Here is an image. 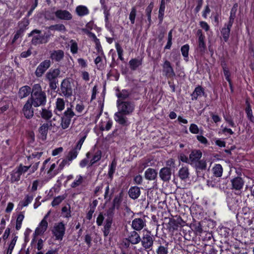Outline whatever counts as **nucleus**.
Masks as SVG:
<instances>
[{"label": "nucleus", "mask_w": 254, "mask_h": 254, "mask_svg": "<svg viewBox=\"0 0 254 254\" xmlns=\"http://www.w3.org/2000/svg\"><path fill=\"white\" fill-rule=\"evenodd\" d=\"M47 228L48 227L41 225L40 223H39L38 227L36 228L35 232L33 233V235H35V236L42 235L47 230Z\"/></svg>", "instance_id": "obj_49"}, {"label": "nucleus", "mask_w": 254, "mask_h": 254, "mask_svg": "<svg viewBox=\"0 0 254 254\" xmlns=\"http://www.w3.org/2000/svg\"><path fill=\"white\" fill-rule=\"evenodd\" d=\"M227 204L229 208L231 210H239L240 208V203L242 201H239L236 197H228L227 198Z\"/></svg>", "instance_id": "obj_20"}, {"label": "nucleus", "mask_w": 254, "mask_h": 254, "mask_svg": "<svg viewBox=\"0 0 254 254\" xmlns=\"http://www.w3.org/2000/svg\"><path fill=\"white\" fill-rule=\"evenodd\" d=\"M157 171L153 168H148L144 173V177L145 179L148 181H154L157 177Z\"/></svg>", "instance_id": "obj_27"}, {"label": "nucleus", "mask_w": 254, "mask_h": 254, "mask_svg": "<svg viewBox=\"0 0 254 254\" xmlns=\"http://www.w3.org/2000/svg\"><path fill=\"white\" fill-rule=\"evenodd\" d=\"M55 14L56 17L61 20H70L72 18V14L67 10L58 9Z\"/></svg>", "instance_id": "obj_15"}, {"label": "nucleus", "mask_w": 254, "mask_h": 254, "mask_svg": "<svg viewBox=\"0 0 254 254\" xmlns=\"http://www.w3.org/2000/svg\"><path fill=\"white\" fill-rule=\"evenodd\" d=\"M79 152H78L76 150H75L73 148H72L68 153L66 157L68 159V160L72 161L76 158Z\"/></svg>", "instance_id": "obj_53"}, {"label": "nucleus", "mask_w": 254, "mask_h": 254, "mask_svg": "<svg viewBox=\"0 0 254 254\" xmlns=\"http://www.w3.org/2000/svg\"><path fill=\"white\" fill-rule=\"evenodd\" d=\"M190 51V46L189 44H186L181 48V52L184 60L186 62L189 61V52Z\"/></svg>", "instance_id": "obj_44"}, {"label": "nucleus", "mask_w": 254, "mask_h": 254, "mask_svg": "<svg viewBox=\"0 0 254 254\" xmlns=\"http://www.w3.org/2000/svg\"><path fill=\"white\" fill-rule=\"evenodd\" d=\"M232 27V25L225 23L224 27L220 30L221 35L225 42H228L229 40Z\"/></svg>", "instance_id": "obj_26"}, {"label": "nucleus", "mask_w": 254, "mask_h": 254, "mask_svg": "<svg viewBox=\"0 0 254 254\" xmlns=\"http://www.w3.org/2000/svg\"><path fill=\"white\" fill-rule=\"evenodd\" d=\"M24 215L22 213L20 212L17 216L16 221V226L15 228L17 230H19L21 229L22 226V223L24 219Z\"/></svg>", "instance_id": "obj_51"}, {"label": "nucleus", "mask_w": 254, "mask_h": 254, "mask_svg": "<svg viewBox=\"0 0 254 254\" xmlns=\"http://www.w3.org/2000/svg\"><path fill=\"white\" fill-rule=\"evenodd\" d=\"M21 175H20L16 170L12 171L10 174V180L11 183L18 182L20 180Z\"/></svg>", "instance_id": "obj_54"}, {"label": "nucleus", "mask_w": 254, "mask_h": 254, "mask_svg": "<svg viewBox=\"0 0 254 254\" xmlns=\"http://www.w3.org/2000/svg\"><path fill=\"white\" fill-rule=\"evenodd\" d=\"M65 108V102L63 98H58L56 102V108L54 112L57 115V111L62 112Z\"/></svg>", "instance_id": "obj_32"}, {"label": "nucleus", "mask_w": 254, "mask_h": 254, "mask_svg": "<svg viewBox=\"0 0 254 254\" xmlns=\"http://www.w3.org/2000/svg\"><path fill=\"white\" fill-rule=\"evenodd\" d=\"M179 177L182 180H185L189 176V169L187 167L181 168L178 172Z\"/></svg>", "instance_id": "obj_45"}, {"label": "nucleus", "mask_w": 254, "mask_h": 254, "mask_svg": "<svg viewBox=\"0 0 254 254\" xmlns=\"http://www.w3.org/2000/svg\"><path fill=\"white\" fill-rule=\"evenodd\" d=\"M154 7V3L151 1L145 9V13L147 17V21L148 22V27L151 24V12Z\"/></svg>", "instance_id": "obj_36"}, {"label": "nucleus", "mask_w": 254, "mask_h": 254, "mask_svg": "<svg viewBox=\"0 0 254 254\" xmlns=\"http://www.w3.org/2000/svg\"><path fill=\"white\" fill-rule=\"evenodd\" d=\"M115 209H116V208L111 206L106 210L104 215L107 217V218L105 220L113 221V218L115 214Z\"/></svg>", "instance_id": "obj_35"}, {"label": "nucleus", "mask_w": 254, "mask_h": 254, "mask_svg": "<svg viewBox=\"0 0 254 254\" xmlns=\"http://www.w3.org/2000/svg\"><path fill=\"white\" fill-rule=\"evenodd\" d=\"M64 57V52L62 50H54L51 52L50 58L53 62H60Z\"/></svg>", "instance_id": "obj_19"}, {"label": "nucleus", "mask_w": 254, "mask_h": 254, "mask_svg": "<svg viewBox=\"0 0 254 254\" xmlns=\"http://www.w3.org/2000/svg\"><path fill=\"white\" fill-rule=\"evenodd\" d=\"M146 226V221L144 218H135L132 221L131 227L133 230L139 231Z\"/></svg>", "instance_id": "obj_16"}, {"label": "nucleus", "mask_w": 254, "mask_h": 254, "mask_svg": "<svg viewBox=\"0 0 254 254\" xmlns=\"http://www.w3.org/2000/svg\"><path fill=\"white\" fill-rule=\"evenodd\" d=\"M115 47L117 50V52L118 53L119 59L122 61H123L124 60V58L123 57V53L124 51L122 49L121 46L118 43H116L115 44Z\"/></svg>", "instance_id": "obj_56"}, {"label": "nucleus", "mask_w": 254, "mask_h": 254, "mask_svg": "<svg viewBox=\"0 0 254 254\" xmlns=\"http://www.w3.org/2000/svg\"><path fill=\"white\" fill-rule=\"evenodd\" d=\"M232 189L235 190H241L244 185V181L241 177H237L231 180Z\"/></svg>", "instance_id": "obj_25"}, {"label": "nucleus", "mask_w": 254, "mask_h": 254, "mask_svg": "<svg viewBox=\"0 0 254 254\" xmlns=\"http://www.w3.org/2000/svg\"><path fill=\"white\" fill-rule=\"evenodd\" d=\"M59 96L65 98H70L73 95V84L67 78H64L61 82L60 85H57L55 91Z\"/></svg>", "instance_id": "obj_2"}, {"label": "nucleus", "mask_w": 254, "mask_h": 254, "mask_svg": "<svg viewBox=\"0 0 254 254\" xmlns=\"http://www.w3.org/2000/svg\"><path fill=\"white\" fill-rule=\"evenodd\" d=\"M116 166L117 162L115 159H114L109 166L108 175L109 178L111 180H112L113 178V176L116 169Z\"/></svg>", "instance_id": "obj_40"}, {"label": "nucleus", "mask_w": 254, "mask_h": 254, "mask_svg": "<svg viewBox=\"0 0 254 254\" xmlns=\"http://www.w3.org/2000/svg\"><path fill=\"white\" fill-rule=\"evenodd\" d=\"M77 14L79 16H83L89 14V11L87 7L84 5H78L76 8Z\"/></svg>", "instance_id": "obj_38"}, {"label": "nucleus", "mask_w": 254, "mask_h": 254, "mask_svg": "<svg viewBox=\"0 0 254 254\" xmlns=\"http://www.w3.org/2000/svg\"><path fill=\"white\" fill-rule=\"evenodd\" d=\"M29 24V21L27 19L24 18L22 20L18 22L19 29L23 30L24 32L27 28Z\"/></svg>", "instance_id": "obj_57"}, {"label": "nucleus", "mask_w": 254, "mask_h": 254, "mask_svg": "<svg viewBox=\"0 0 254 254\" xmlns=\"http://www.w3.org/2000/svg\"><path fill=\"white\" fill-rule=\"evenodd\" d=\"M48 29L51 31H57L60 32H64L66 31V28L63 24H56L50 25L48 27Z\"/></svg>", "instance_id": "obj_46"}, {"label": "nucleus", "mask_w": 254, "mask_h": 254, "mask_svg": "<svg viewBox=\"0 0 254 254\" xmlns=\"http://www.w3.org/2000/svg\"><path fill=\"white\" fill-rule=\"evenodd\" d=\"M28 36L32 37L31 43L34 46L47 43L50 37L48 35L46 36L42 35L41 31L36 29L33 30L29 33Z\"/></svg>", "instance_id": "obj_4"}, {"label": "nucleus", "mask_w": 254, "mask_h": 254, "mask_svg": "<svg viewBox=\"0 0 254 254\" xmlns=\"http://www.w3.org/2000/svg\"><path fill=\"white\" fill-rule=\"evenodd\" d=\"M124 196V192L123 190H121L120 192L116 194L113 199L112 205L116 208L117 210H119L121 208L122 203L123 201Z\"/></svg>", "instance_id": "obj_17"}, {"label": "nucleus", "mask_w": 254, "mask_h": 254, "mask_svg": "<svg viewBox=\"0 0 254 254\" xmlns=\"http://www.w3.org/2000/svg\"><path fill=\"white\" fill-rule=\"evenodd\" d=\"M162 246H158L156 250V254H168L169 245L162 244Z\"/></svg>", "instance_id": "obj_47"}, {"label": "nucleus", "mask_w": 254, "mask_h": 254, "mask_svg": "<svg viewBox=\"0 0 254 254\" xmlns=\"http://www.w3.org/2000/svg\"><path fill=\"white\" fill-rule=\"evenodd\" d=\"M66 196L65 194H64L55 197L51 202L52 206L55 207L59 205L66 198Z\"/></svg>", "instance_id": "obj_48"}, {"label": "nucleus", "mask_w": 254, "mask_h": 254, "mask_svg": "<svg viewBox=\"0 0 254 254\" xmlns=\"http://www.w3.org/2000/svg\"><path fill=\"white\" fill-rule=\"evenodd\" d=\"M202 152L199 149H193L189 155L190 165L193 166L202 157Z\"/></svg>", "instance_id": "obj_14"}, {"label": "nucleus", "mask_w": 254, "mask_h": 254, "mask_svg": "<svg viewBox=\"0 0 254 254\" xmlns=\"http://www.w3.org/2000/svg\"><path fill=\"white\" fill-rule=\"evenodd\" d=\"M71 163V162L68 160V159L66 157L65 159H63L59 164L58 167V170H62L65 166L69 165Z\"/></svg>", "instance_id": "obj_62"}, {"label": "nucleus", "mask_w": 254, "mask_h": 254, "mask_svg": "<svg viewBox=\"0 0 254 254\" xmlns=\"http://www.w3.org/2000/svg\"><path fill=\"white\" fill-rule=\"evenodd\" d=\"M163 75L167 79L173 80L175 76V72L170 61L165 60L162 65Z\"/></svg>", "instance_id": "obj_9"}, {"label": "nucleus", "mask_w": 254, "mask_h": 254, "mask_svg": "<svg viewBox=\"0 0 254 254\" xmlns=\"http://www.w3.org/2000/svg\"><path fill=\"white\" fill-rule=\"evenodd\" d=\"M47 98L46 92L42 90L40 84H34L32 86V94L28 98L34 104V107L44 106L47 103Z\"/></svg>", "instance_id": "obj_1"}, {"label": "nucleus", "mask_w": 254, "mask_h": 254, "mask_svg": "<svg viewBox=\"0 0 254 254\" xmlns=\"http://www.w3.org/2000/svg\"><path fill=\"white\" fill-rule=\"evenodd\" d=\"M50 60L46 59L42 61L37 67L35 71V75L37 78L41 77L45 72L51 65Z\"/></svg>", "instance_id": "obj_10"}, {"label": "nucleus", "mask_w": 254, "mask_h": 254, "mask_svg": "<svg viewBox=\"0 0 254 254\" xmlns=\"http://www.w3.org/2000/svg\"><path fill=\"white\" fill-rule=\"evenodd\" d=\"M205 39H197V52L200 55H203L206 50V45L204 41Z\"/></svg>", "instance_id": "obj_30"}, {"label": "nucleus", "mask_w": 254, "mask_h": 254, "mask_svg": "<svg viewBox=\"0 0 254 254\" xmlns=\"http://www.w3.org/2000/svg\"><path fill=\"white\" fill-rule=\"evenodd\" d=\"M126 116L122 113L117 112L114 115V119L116 122L121 126L127 127L128 125V121Z\"/></svg>", "instance_id": "obj_23"}, {"label": "nucleus", "mask_w": 254, "mask_h": 254, "mask_svg": "<svg viewBox=\"0 0 254 254\" xmlns=\"http://www.w3.org/2000/svg\"><path fill=\"white\" fill-rule=\"evenodd\" d=\"M129 196L132 199H136L139 197L141 191L140 188L137 186L131 187L128 192Z\"/></svg>", "instance_id": "obj_29"}, {"label": "nucleus", "mask_w": 254, "mask_h": 254, "mask_svg": "<svg viewBox=\"0 0 254 254\" xmlns=\"http://www.w3.org/2000/svg\"><path fill=\"white\" fill-rule=\"evenodd\" d=\"M246 107L245 108V112L247 117L250 122L254 123V117L253 114V111L250 103L248 101H246Z\"/></svg>", "instance_id": "obj_33"}, {"label": "nucleus", "mask_w": 254, "mask_h": 254, "mask_svg": "<svg viewBox=\"0 0 254 254\" xmlns=\"http://www.w3.org/2000/svg\"><path fill=\"white\" fill-rule=\"evenodd\" d=\"M117 91L119 92L116 94V96L118 98V100L124 101L127 99L130 95L128 90L127 89H123L121 91H120L119 89H117Z\"/></svg>", "instance_id": "obj_41"}, {"label": "nucleus", "mask_w": 254, "mask_h": 254, "mask_svg": "<svg viewBox=\"0 0 254 254\" xmlns=\"http://www.w3.org/2000/svg\"><path fill=\"white\" fill-rule=\"evenodd\" d=\"M65 225L64 221H60L54 225L51 231L56 240H63L65 233Z\"/></svg>", "instance_id": "obj_6"}, {"label": "nucleus", "mask_w": 254, "mask_h": 254, "mask_svg": "<svg viewBox=\"0 0 254 254\" xmlns=\"http://www.w3.org/2000/svg\"><path fill=\"white\" fill-rule=\"evenodd\" d=\"M173 61L176 62V65L180 64V54L178 51L172 52L171 53Z\"/></svg>", "instance_id": "obj_63"}, {"label": "nucleus", "mask_w": 254, "mask_h": 254, "mask_svg": "<svg viewBox=\"0 0 254 254\" xmlns=\"http://www.w3.org/2000/svg\"><path fill=\"white\" fill-rule=\"evenodd\" d=\"M32 92V87L31 88L28 85H24L20 87L19 89L18 95V97L22 99L31 95Z\"/></svg>", "instance_id": "obj_22"}, {"label": "nucleus", "mask_w": 254, "mask_h": 254, "mask_svg": "<svg viewBox=\"0 0 254 254\" xmlns=\"http://www.w3.org/2000/svg\"><path fill=\"white\" fill-rule=\"evenodd\" d=\"M113 222V221L105 220L103 228L102 229L105 238L110 235Z\"/></svg>", "instance_id": "obj_31"}, {"label": "nucleus", "mask_w": 254, "mask_h": 254, "mask_svg": "<svg viewBox=\"0 0 254 254\" xmlns=\"http://www.w3.org/2000/svg\"><path fill=\"white\" fill-rule=\"evenodd\" d=\"M41 118L46 121L50 120L53 116L52 111L46 108H42L40 112Z\"/></svg>", "instance_id": "obj_43"}, {"label": "nucleus", "mask_w": 254, "mask_h": 254, "mask_svg": "<svg viewBox=\"0 0 254 254\" xmlns=\"http://www.w3.org/2000/svg\"><path fill=\"white\" fill-rule=\"evenodd\" d=\"M136 14V9L135 7H132L131 11L129 15V19L132 24H133L135 22V19Z\"/></svg>", "instance_id": "obj_60"}, {"label": "nucleus", "mask_w": 254, "mask_h": 254, "mask_svg": "<svg viewBox=\"0 0 254 254\" xmlns=\"http://www.w3.org/2000/svg\"><path fill=\"white\" fill-rule=\"evenodd\" d=\"M33 106H34L33 103L28 99L22 108V113L25 118L27 119H30L34 116V109L32 107Z\"/></svg>", "instance_id": "obj_12"}, {"label": "nucleus", "mask_w": 254, "mask_h": 254, "mask_svg": "<svg viewBox=\"0 0 254 254\" xmlns=\"http://www.w3.org/2000/svg\"><path fill=\"white\" fill-rule=\"evenodd\" d=\"M102 157V151L97 150L93 155L92 158L90 160L89 166H92L100 160Z\"/></svg>", "instance_id": "obj_39"}, {"label": "nucleus", "mask_w": 254, "mask_h": 254, "mask_svg": "<svg viewBox=\"0 0 254 254\" xmlns=\"http://www.w3.org/2000/svg\"><path fill=\"white\" fill-rule=\"evenodd\" d=\"M3 98L1 99L0 105H2L3 103H5V104L0 107V114H3L4 113L9 109V101H3Z\"/></svg>", "instance_id": "obj_52"}, {"label": "nucleus", "mask_w": 254, "mask_h": 254, "mask_svg": "<svg viewBox=\"0 0 254 254\" xmlns=\"http://www.w3.org/2000/svg\"><path fill=\"white\" fill-rule=\"evenodd\" d=\"M114 188H113L112 190V192L109 194L110 192V187L109 185L108 184L105 188V191L104 195V199L106 200V202L110 201L111 199V198L113 196V193H114Z\"/></svg>", "instance_id": "obj_50"}, {"label": "nucleus", "mask_w": 254, "mask_h": 254, "mask_svg": "<svg viewBox=\"0 0 254 254\" xmlns=\"http://www.w3.org/2000/svg\"><path fill=\"white\" fill-rule=\"evenodd\" d=\"M192 166L194 167L196 169L204 170L206 168V163L205 161L199 159V161L195 163V164Z\"/></svg>", "instance_id": "obj_55"}, {"label": "nucleus", "mask_w": 254, "mask_h": 254, "mask_svg": "<svg viewBox=\"0 0 254 254\" xmlns=\"http://www.w3.org/2000/svg\"><path fill=\"white\" fill-rule=\"evenodd\" d=\"M51 125V121H50V123H44L39 127V131L42 136V140H45L46 139L49 126Z\"/></svg>", "instance_id": "obj_28"}, {"label": "nucleus", "mask_w": 254, "mask_h": 254, "mask_svg": "<svg viewBox=\"0 0 254 254\" xmlns=\"http://www.w3.org/2000/svg\"><path fill=\"white\" fill-rule=\"evenodd\" d=\"M24 33V32L23 30L18 29L14 35V37L12 39V43H15L18 38L22 37L23 36Z\"/></svg>", "instance_id": "obj_64"}, {"label": "nucleus", "mask_w": 254, "mask_h": 254, "mask_svg": "<svg viewBox=\"0 0 254 254\" xmlns=\"http://www.w3.org/2000/svg\"><path fill=\"white\" fill-rule=\"evenodd\" d=\"M215 11L211 13L210 18L212 19V22L213 24L218 25L219 23V18L221 15V6H216L214 7Z\"/></svg>", "instance_id": "obj_24"}, {"label": "nucleus", "mask_w": 254, "mask_h": 254, "mask_svg": "<svg viewBox=\"0 0 254 254\" xmlns=\"http://www.w3.org/2000/svg\"><path fill=\"white\" fill-rule=\"evenodd\" d=\"M61 71L59 67L51 68L45 74V80L48 83L51 91H55L59 85L58 78L61 77Z\"/></svg>", "instance_id": "obj_3"}, {"label": "nucleus", "mask_w": 254, "mask_h": 254, "mask_svg": "<svg viewBox=\"0 0 254 254\" xmlns=\"http://www.w3.org/2000/svg\"><path fill=\"white\" fill-rule=\"evenodd\" d=\"M201 96L206 97L207 95L205 92L204 88L200 85H197L195 87L194 91L191 94V100L192 101L196 100L198 97H200Z\"/></svg>", "instance_id": "obj_21"}, {"label": "nucleus", "mask_w": 254, "mask_h": 254, "mask_svg": "<svg viewBox=\"0 0 254 254\" xmlns=\"http://www.w3.org/2000/svg\"><path fill=\"white\" fill-rule=\"evenodd\" d=\"M117 106L118 112L125 115L131 114L135 108V105L133 102L129 101H121V100H117Z\"/></svg>", "instance_id": "obj_5"}, {"label": "nucleus", "mask_w": 254, "mask_h": 254, "mask_svg": "<svg viewBox=\"0 0 254 254\" xmlns=\"http://www.w3.org/2000/svg\"><path fill=\"white\" fill-rule=\"evenodd\" d=\"M159 174L161 180L163 182H168L171 179V169L170 167H163L160 169Z\"/></svg>", "instance_id": "obj_18"}, {"label": "nucleus", "mask_w": 254, "mask_h": 254, "mask_svg": "<svg viewBox=\"0 0 254 254\" xmlns=\"http://www.w3.org/2000/svg\"><path fill=\"white\" fill-rule=\"evenodd\" d=\"M75 115L71 107H67L61 117V126L63 129L67 128L72 118Z\"/></svg>", "instance_id": "obj_8"}, {"label": "nucleus", "mask_w": 254, "mask_h": 254, "mask_svg": "<svg viewBox=\"0 0 254 254\" xmlns=\"http://www.w3.org/2000/svg\"><path fill=\"white\" fill-rule=\"evenodd\" d=\"M223 171V169L222 166L220 164H215V165L212 168L213 175L217 178L222 176Z\"/></svg>", "instance_id": "obj_42"}, {"label": "nucleus", "mask_w": 254, "mask_h": 254, "mask_svg": "<svg viewBox=\"0 0 254 254\" xmlns=\"http://www.w3.org/2000/svg\"><path fill=\"white\" fill-rule=\"evenodd\" d=\"M129 67L132 70H135L137 67L142 64V60L134 58L131 59L128 63Z\"/></svg>", "instance_id": "obj_34"}, {"label": "nucleus", "mask_w": 254, "mask_h": 254, "mask_svg": "<svg viewBox=\"0 0 254 254\" xmlns=\"http://www.w3.org/2000/svg\"><path fill=\"white\" fill-rule=\"evenodd\" d=\"M185 222L183 221L181 217H178L176 219L171 218L169 219L168 222V228L170 231H174L181 228L184 225Z\"/></svg>", "instance_id": "obj_11"}, {"label": "nucleus", "mask_w": 254, "mask_h": 254, "mask_svg": "<svg viewBox=\"0 0 254 254\" xmlns=\"http://www.w3.org/2000/svg\"><path fill=\"white\" fill-rule=\"evenodd\" d=\"M70 52L73 54H76L78 51V45L77 43L73 40L70 41Z\"/></svg>", "instance_id": "obj_59"}, {"label": "nucleus", "mask_w": 254, "mask_h": 254, "mask_svg": "<svg viewBox=\"0 0 254 254\" xmlns=\"http://www.w3.org/2000/svg\"><path fill=\"white\" fill-rule=\"evenodd\" d=\"M62 214L65 213L64 215H63V217L66 218H69L71 217V211H70V207L69 205V207H67L66 206H64L62 208Z\"/></svg>", "instance_id": "obj_58"}, {"label": "nucleus", "mask_w": 254, "mask_h": 254, "mask_svg": "<svg viewBox=\"0 0 254 254\" xmlns=\"http://www.w3.org/2000/svg\"><path fill=\"white\" fill-rule=\"evenodd\" d=\"M154 241V237L151 231L147 230L143 231L140 242L145 250L151 249L153 246Z\"/></svg>", "instance_id": "obj_7"}, {"label": "nucleus", "mask_w": 254, "mask_h": 254, "mask_svg": "<svg viewBox=\"0 0 254 254\" xmlns=\"http://www.w3.org/2000/svg\"><path fill=\"white\" fill-rule=\"evenodd\" d=\"M33 195L32 194H26L24 198L19 202V205L21 207L27 206L30 203H31L33 199Z\"/></svg>", "instance_id": "obj_37"}, {"label": "nucleus", "mask_w": 254, "mask_h": 254, "mask_svg": "<svg viewBox=\"0 0 254 254\" xmlns=\"http://www.w3.org/2000/svg\"><path fill=\"white\" fill-rule=\"evenodd\" d=\"M31 166H23L22 164H20L17 168L16 170L17 172L20 174L22 175L23 173L26 172L29 169H30Z\"/></svg>", "instance_id": "obj_61"}, {"label": "nucleus", "mask_w": 254, "mask_h": 254, "mask_svg": "<svg viewBox=\"0 0 254 254\" xmlns=\"http://www.w3.org/2000/svg\"><path fill=\"white\" fill-rule=\"evenodd\" d=\"M137 231L133 230L128 233L127 238H126L128 243H125V246L127 247H129L130 243L132 245H136L140 242L141 237Z\"/></svg>", "instance_id": "obj_13"}]
</instances>
